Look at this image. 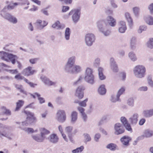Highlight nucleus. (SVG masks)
I'll return each instance as SVG.
<instances>
[{
  "label": "nucleus",
  "mask_w": 153,
  "mask_h": 153,
  "mask_svg": "<svg viewBox=\"0 0 153 153\" xmlns=\"http://www.w3.org/2000/svg\"><path fill=\"white\" fill-rule=\"evenodd\" d=\"M146 68L142 65H137L135 67L134 70V73L135 75L140 78L144 76Z\"/></svg>",
  "instance_id": "1"
},
{
  "label": "nucleus",
  "mask_w": 153,
  "mask_h": 153,
  "mask_svg": "<svg viewBox=\"0 0 153 153\" xmlns=\"http://www.w3.org/2000/svg\"><path fill=\"white\" fill-rule=\"evenodd\" d=\"M85 80L88 83L93 84L94 82V76L93 74L92 69L89 68H87L85 71Z\"/></svg>",
  "instance_id": "2"
},
{
  "label": "nucleus",
  "mask_w": 153,
  "mask_h": 153,
  "mask_svg": "<svg viewBox=\"0 0 153 153\" xmlns=\"http://www.w3.org/2000/svg\"><path fill=\"white\" fill-rule=\"evenodd\" d=\"M80 10L77 9H74L71 10L68 13L69 16L73 15L72 19L75 22H77L79 19Z\"/></svg>",
  "instance_id": "3"
},
{
  "label": "nucleus",
  "mask_w": 153,
  "mask_h": 153,
  "mask_svg": "<svg viewBox=\"0 0 153 153\" xmlns=\"http://www.w3.org/2000/svg\"><path fill=\"white\" fill-rule=\"evenodd\" d=\"M115 130L114 134L116 135H119L124 133L125 131V129L120 123H118L115 124L114 126Z\"/></svg>",
  "instance_id": "4"
},
{
  "label": "nucleus",
  "mask_w": 153,
  "mask_h": 153,
  "mask_svg": "<svg viewBox=\"0 0 153 153\" xmlns=\"http://www.w3.org/2000/svg\"><path fill=\"white\" fill-rule=\"evenodd\" d=\"M85 88L82 86L78 87L76 89L75 93V96L77 97L79 99H82L84 97V91Z\"/></svg>",
  "instance_id": "5"
},
{
  "label": "nucleus",
  "mask_w": 153,
  "mask_h": 153,
  "mask_svg": "<svg viewBox=\"0 0 153 153\" xmlns=\"http://www.w3.org/2000/svg\"><path fill=\"white\" fill-rule=\"evenodd\" d=\"M95 37L94 35L92 33H88L85 36V41L86 44L88 46H91L94 41Z\"/></svg>",
  "instance_id": "6"
},
{
  "label": "nucleus",
  "mask_w": 153,
  "mask_h": 153,
  "mask_svg": "<svg viewBox=\"0 0 153 153\" xmlns=\"http://www.w3.org/2000/svg\"><path fill=\"white\" fill-rule=\"evenodd\" d=\"M57 120L61 123L64 122L66 119V116L64 111L59 110L57 113Z\"/></svg>",
  "instance_id": "7"
},
{
  "label": "nucleus",
  "mask_w": 153,
  "mask_h": 153,
  "mask_svg": "<svg viewBox=\"0 0 153 153\" xmlns=\"http://www.w3.org/2000/svg\"><path fill=\"white\" fill-rule=\"evenodd\" d=\"M36 72V71L33 70L31 67L28 66L23 70L22 73L24 76H28L33 75Z\"/></svg>",
  "instance_id": "8"
},
{
  "label": "nucleus",
  "mask_w": 153,
  "mask_h": 153,
  "mask_svg": "<svg viewBox=\"0 0 153 153\" xmlns=\"http://www.w3.org/2000/svg\"><path fill=\"white\" fill-rule=\"evenodd\" d=\"M25 113L27 115V120L30 123H32L35 122L36 121V118L34 116L33 113L30 112L25 111Z\"/></svg>",
  "instance_id": "9"
},
{
  "label": "nucleus",
  "mask_w": 153,
  "mask_h": 153,
  "mask_svg": "<svg viewBox=\"0 0 153 153\" xmlns=\"http://www.w3.org/2000/svg\"><path fill=\"white\" fill-rule=\"evenodd\" d=\"M12 54L4 51L0 52V58L7 62H9V59L11 58Z\"/></svg>",
  "instance_id": "10"
},
{
  "label": "nucleus",
  "mask_w": 153,
  "mask_h": 153,
  "mask_svg": "<svg viewBox=\"0 0 153 153\" xmlns=\"http://www.w3.org/2000/svg\"><path fill=\"white\" fill-rule=\"evenodd\" d=\"M35 24L36 25L38 28L41 29L46 26L48 25V23L45 21H42L41 20L38 19L37 20Z\"/></svg>",
  "instance_id": "11"
},
{
  "label": "nucleus",
  "mask_w": 153,
  "mask_h": 153,
  "mask_svg": "<svg viewBox=\"0 0 153 153\" xmlns=\"http://www.w3.org/2000/svg\"><path fill=\"white\" fill-rule=\"evenodd\" d=\"M105 23L106 25L108 24L111 26L114 27L116 25V20L113 17L108 16L107 17Z\"/></svg>",
  "instance_id": "12"
},
{
  "label": "nucleus",
  "mask_w": 153,
  "mask_h": 153,
  "mask_svg": "<svg viewBox=\"0 0 153 153\" xmlns=\"http://www.w3.org/2000/svg\"><path fill=\"white\" fill-rule=\"evenodd\" d=\"M4 18L14 24L16 23L17 22V19L10 13L6 14Z\"/></svg>",
  "instance_id": "13"
},
{
  "label": "nucleus",
  "mask_w": 153,
  "mask_h": 153,
  "mask_svg": "<svg viewBox=\"0 0 153 153\" xmlns=\"http://www.w3.org/2000/svg\"><path fill=\"white\" fill-rule=\"evenodd\" d=\"M120 140L123 145L128 146L129 145V142L131 140V139L128 136H124L121 138Z\"/></svg>",
  "instance_id": "14"
},
{
  "label": "nucleus",
  "mask_w": 153,
  "mask_h": 153,
  "mask_svg": "<svg viewBox=\"0 0 153 153\" xmlns=\"http://www.w3.org/2000/svg\"><path fill=\"white\" fill-rule=\"evenodd\" d=\"M138 115L137 114H134L129 119L132 125H135L137 123L138 119Z\"/></svg>",
  "instance_id": "15"
},
{
  "label": "nucleus",
  "mask_w": 153,
  "mask_h": 153,
  "mask_svg": "<svg viewBox=\"0 0 153 153\" xmlns=\"http://www.w3.org/2000/svg\"><path fill=\"white\" fill-rule=\"evenodd\" d=\"M119 32L121 33H124L127 29L126 22L123 21H121L119 22Z\"/></svg>",
  "instance_id": "16"
},
{
  "label": "nucleus",
  "mask_w": 153,
  "mask_h": 153,
  "mask_svg": "<svg viewBox=\"0 0 153 153\" xmlns=\"http://www.w3.org/2000/svg\"><path fill=\"white\" fill-rule=\"evenodd\" d=\"M0 115L6 114L7 115H10L11 114V111L7 108L5 107H1L0 108Z\"/></svg>",
  "instance_id": "17"
},
{
  "label": "nucleus",
  "mask_w": 153,
  "mask_h": 153,
  "mask_svg": "<svg viewBox=\"0 0 153 153\" xmlns=\"http://www.w3.org/2000/svg\"><path fill=\"white\" fill-rule=\"evenodd\" d=\"M39 131L41 137H43L44 139L46 137V136L49 134L50 133L49 131L44 128H40Z\"/></svg>",
  "instance_id": "18"
},
{
  "label": "nucleus",
  "mask_w": 153,
  "mask_h": 153,
  "mask_svg": "<svg viewBox=\"0 0 153 153\" xmlns=\"http://www.w3.org/2000/svg\"><path fill=\"white\" fill-rule=\"evenodd\" d=\"M110 62L111 66L113 71L115 72H117L118 71L117 66L115 64L116 62L114 61V59L113 58H111L110 59Z\"/></svg>",
  "instance_id": "19"
},
{
  "label": "nucleus",
  "mask_w": 153,
  "mask_h": 153,
  "mask_svg": "<svg viewBox=\"0 0 153 153\" xmlns=\"http://www.w3.org/2000/svg\"><path fill=\"white\" fill-rule=\"evenodd\" d=\"M126 19L128 22V25L130 27H131L133 25V22L130 14L128 13H126L125 14Z\"/></svg>",
  "instance_id": "20"
},
{
  "label": "nucleus",
  "mask_w": 153,
  "mask_h": 153,
  "mask_svg": "<svg viewBox=\"0 0 153 153\" xmlns=\"http://www.w3.org/2000/svg\"><path fill=\"white\" fill-rule=\"evenodd\" d=\"M30 2L28 0H24L21 3L22 8L24 10L28 9L29 7Z\"/></svg>",
  "instance_id": "21"
},
{
  "label": "nucleus",
  "mask_w": 153,
  "mask_h": 153,
  "mask_svg": "<svg viewBox=\"0 0 153 153\" xmlns=\"http://www.w3.org/2000/svg\"><path fill=\"white\" fill-rule=\"evenodd\" d=\"M75 57L74 56L70 57L68 60L66 66L69 68H71L72 67L74 64L75 62Z\"/></svg>",
  "instance_id": "22"
},
{
  "label": "nucleus",
  "mask_w": 153,
  "mask_h": 153,
  "mask_svg": "<svg viewBox=\"0 0 153 153\" xmlns=\"http://www.w3.org/2000/svg\"><path fill=\"white\" fill-rule=\"evenodd\" d=\"M24 104V101L22 100H19L16 103V108L15 111H18L23 106Z\"/></svg>",
  "instance_id": "23"
},
{
  "label": "nucleus",
  "mask_w": 153,
  "mask_h": 153,
  "mask_svg": "<svg viewBox=\"0 0 153 153\" xmlns=\"http://www.w3.org/2000/svg\"><path fill=\"white\" fill-rule=\"evenodd\" d=\"M59 138L56 134H53L50 136V141L53 143H56L58 141Z\"/></svg>",
  "instance_id": "24"
},
{
  "label": "nucleus",
  "mask_w": 153,
  "mask_h": 153,
  "mask_svg": "<svg viewBox=\"0 0 153 153\" xmlns=\"http://www.w3.org/2000/svg\"><path fill=\"white\" fill-rule=\"evenodd\" d=\"M98 92L100 94L103 95L105 94L106 92L105 85H101L98 89Z\"/></svg>",
  "instance_id": "25"
},
{
  "label": "nucleus",
  "mask_w": 153,
  "mask_h": 153,
  "mask_svg": "<svg viewBox=\"0 0 153 153\" xmlns=\"http://www.w3.org/2000/svg\"><path fill=\"white\" fill-rule=\"evenodd\" d=\"M143 113L145 117H150L153 115V109L145 111H143Z\"/></svg>",
  "instance_id": "26"
},
{
  "label": "nucleus",
  "mask_w": 153,
  "mask_h": 153,
  "mask_svg": "<svg viewBox=\"0 0 153 153\" xmlns=\"http://www.w3.org/2000/svg\"><path fill=\"white\" fill-rule=\"evenodd\" d=\"M15 88L20 91L25 95L27 94V92L25 91L23 88V86L21 85L16 84L15 85Z\"/></svg>",
  "instance_id": "27"
},
{
  "label": "nucleus",
  "mask_w": 153,
  "mask_h": 153,
  "mask_svg": "<svg viewBox=\"0 0 153 153\" xmlns=\"http://www.w3.org/2000/svg\"><path fill=\"white\" fill-rule=\"evenodd\" d=\"M98 71L100 79L102 80L105 79V76L103 75L102 72L103 69L101 67H99L98 68Z\"/></svg>",
  "instance_id": "28"
},
{
  "label": "nucleus",
  "mask_w": 153,
  "mask_h": 153,
  "mask_svg": "<svg viewBox=\"0 0 153 153\" xmlns=\"http://www.w3.org/2000/svg\"><path fill=\"white\" fill-rule=\"evenodd\" d=\"M153 135L152 131L147 129L146 130L144 133V136L146 137H150Z\"/></svg>",
  "instance_id": "29"
},
{
  "label": "nucleus",
  "mask_w": 153,
  "mask_h": 153,
  "mask_svg": "<svg viewBox=\"0 0 153 153\" xmlns=\"http://www.w3.org/2000/svg\"><path fill=\"white\" fill-rule=\"evenodd\" d=\"M106 148L111 150H115L117 147V145L114 143H111L108 144L106 146Z\"/></svg>",
  "instance_id": "30"
},
{
  "label": "nucleus",
  "mask_w": 153,
  "mask_h": 153,
  "mask_svg": "<svg viewBox=\"0 0 153 153\" xmlns=\"http://www.w3.org/2000/svg\"><path fill=\"white\" fill-rule=\"evenodd\" d=\"M43 80L45 84L49 86L54 85L55 84V82H52L48 78L44 79Z\"/></svg>",
  "instance_id": "31"
},
{
  "label": "nucleus",
  "mask_w": 153,
  "mask_h": 153,
  "mask_svg": "<svg viewBox=\"0 0 153 153\" xmlns=\"http://www.w3.org/2000/svg\"><path fill=\"white\" fill-rule=\"evenodd\" d=\"M18 4L17 3H11L7 5L5 8L8 10H12L14 9L15 7L17 6Z\"/></svg>",
  "instance_id": "32"
},
{
  "label": "nucleus",
  "mask_w": 153,
  "mask_h": 153,
  "mask_svg": "<svg viewBox=\"0 0 153 153\" xmlns=\"http://www.w3.org/2000/svg\"><path fill=\"white\" fill-rule=\"evenodd\" d=\"M33 139L38 142H42L44 139L41 136L34 135L32 136Z\"/></svg>",
  "instance_id": "33"
},
{
  "label": "nucleus",
  "mask_w": 153,
  "mask_h": 153,
  "mask_svg": "<svg viewBox=\"0 0 153 153\" xmlns=\"http://www.w3.org/2000/svg\"><path fill=\"white\" fill-rule=\"evenodd\" d=\"M71 121L72 122L75 121L77 119V113L75 111L72 112L71 114Z\"/></svg>",
  "instance_id": "34"
},
{
  "label": "nucleus",
  "mask_w": 153,
  "mask_h": 153,
  "mask_svg": "<svg viewBox=\"0 0 153 153\" xmlns=\"http://www.w3.org/2000/svg\"><path fill=\"white\" fill-rule=\"evenodd\" d=\"M146 22L149 25H153V18L151 16H148L145 19Z\"/></svg>",
  "instance_id": "35"
},
{
  "label": "nucleus",
  "mask_w": 153,
  "mask_h": 153,
  "mask_svg": "<svg viewBox=\"0 0 153 153\" xmlns=\"http://www.w3.org/2000/svg\"><path fill=\"white\" fill-rule=\"evenodd\" d=\"M70 34V29L69 28L67 27L66 29L65 33V37L66 40H68L69 39Z\"/></svg>",
  "instance_id": "36"
},
{
  "label": "nucleus",
  "mask_w": 153,
  "mask_h": 153,
  "mask_svg": "<svg viewBox=\"0 0 153 153\" xmlns=\"http://www.w3.org/2000/svg\"><path fill=\"white\" fill-rule=\"evenodd\" d=\"M84 149L83 146H82L79 147L75 149L72 151L73 153H77L82 152Z\"/></svg>",
  "instance_id": "37"
},
{
  "label": "nucleus",
  "mask_w": 153,
  "mask_h": 153,
  "mask_svg": "<svg viewBox=\"0 0 153 153\" xmlns=\"http://www.w3.org/2000/svg\"><path fill=\"white\" fill-rule=\"evenodd\" d=\"M84 135V142L85 143H86L88 142L91 140V137L88 134H85Z\"/></svg>",
  "instance_id": "38"
},
{
  "label": "nucleus",
  "mask_w": 153,
  "mask_h": 153,
  "mask_svg": "<svg viewBox=\"0 0 153 153\" xmlns=\"http://www.w3.org/2000/svg\"><path fill=\"white\" fill-rule=\"evenodd\" d=\"M35 94L38 97V99L39 100L40 103L42 104L45 102V100L42 97H40V94L37 93H35Z\"/></svg>",
  "instance_id": "39"
},
{
  "label": "nucleus",
  "mask_w": 153,
  "mask_h": 153,
  "mask_svg": "<svg viewBox=\"0 0 153 153\" xmlns=\"http://www.w3.org/2000/svg\"><path fill=\"white\" fill-rule=\"evenodd\" d=\"M81 71V68L80 66L79 65H74L72 71L76 72H78Z\"/></svg>",
  "instance_id": "40"
},
{
  "label": "nucleus",
  "mask_w": 153,
  "mask_h": 153,
  "mask_svg": "<svg viewBox=\"0 0 153 153\" xmlns=\"http://www.w3.org/2000/svg\"><path fill=\"white\" fill-rule=\"evenodd\" d=\"M147 46L149 48H153V38H150L147 42Z\"/></svg>",
  "instance_id": "41"
},
{
  "label": "nucleus",
  "mask_w": 153,
  "mask_h": 153,
  "mask_svg": "<svg viewBox=\"0 0 153 153\" xmlns=\"http://www.w3.org/2000/svg\"><path fill=\"white\" fill-rule=\"evenodd\" d=\"M52 27L53 28H57V29H59L61 27L59 21H57L52 25Z\"/></svg>",
  "instance_id": "42"
},
{
  "label": "nucleus",
  "mask_w": 153,
  "mask_h": 153,
  "mask_svg": "<svg viewBox=\"0 0 153 153\" xmlns=\"http://www.w3.org/2000/svg\"><path fill=\"white\" fill-rule=\"evenodd\" d=\"M125 89L124 87L121 88L118 91L117 95V97L119 98L120 96L122 95L125 91Z\"/></svg>",
  "instance_id": "43"
},
{
  "label": "nucleus",
  "mask_w": 153,
  "mask_h": 153,
  "mask_svg": "<svg viewBox=\"0 0 153 153\" xmlns=\"http://www.w3.org/2000/svg\"><path fill=\"white\" fill-rule=\"evenodd\" d=\"M124 126L125 127L126 130L131 132H132V129L131 127L130 124L129 123H127Z\"/></svg>",
  "instance_id": "44"
},
{
  "label": "nucleus",
  "mask_w": 153,
  "mask_h": 153,
  "mask_svg": "<svg viewBox=\"0 0 153 153\" xmlns=\"http://www.w3.org/2000/svg\"><path fill=\"white\" fill-rule=\"evenodd\" d=\"M129 56L130 59L133 61H135L137 59L135 54L133 52L129 53Z\"/></svg>",
  "instance_id": "45"
},
{
  "label": "nucleus",
  "mask_w": 153,
  "mask_h": 153,
  "mask_svg": "<svg viewBox=\"0 0 153 153\" xmlns=\"http://www.w3.org/2000/svg\"><path fill=\"white\" fill-rule=\"evenodd\" d=\"M120 121L124 126L128 123L127 119L125 117H121Z\"/></svg>",
  "instance_id": "46"
},
{
  "label": "nucleus",
  "mask_w": 153,
  "mask_h": 153,
  "mask_svg": "<svg viewBox=\"0 0 153 153\" xmlns=\"http://www.w3.org/2000/svg\"><path fill=\"white\" fill-rule=\"evenodd\" d=\"M88 100V99H86L83 101L79 102V105L83 107H85L86 106V103Z\"/></svg>",
  "instance_id": "47"
},
{
  "label": "nucleus",
  "mask_w": 153,
  "mask_h": 153,
  "mask_svg": "<svg viewBox=\"0 0 153 153\" xmlns=\"http://www.w3.org/2000/svg\"><path fill=\"white\" fill-rule=\"evenodd\" d=\"M11 58L9 59V60H10L13 64H14L15 63L16 59L17 58V56L15 55L12 54Z\"/></svg>",
  "instance_id": "48"
},
{
  "label": "nucleus",
  "mask_w": 153,
  "mask_h": 153,
  "mask_svg": "<svg viewBox=\"0 0 153 153\" xmlns=\"http://www.w3.org/2000/svg\"><path fill=\"white\" fill-rule=\"evenodd\" d=\"M15 78L17 80H22L24 77L22 76L20 73H19L15 76Z\"/></svg>",
  "instance_id": "49"
},
{
  "label": "nucleus",
  "mask_w": 153,
  "mask_h": 153,
  "mask_svg": "<svg viewBox=\"0 0 153 153\" xmlns=\"http://www.w3.org/2000/svg\"><path fill=\"white\" fill-rule=\"evenodd\" d=\"M73 129V127L72 126H68L66 127L65 130L67 132L70 133L72 131Z\"/></svg>",
  "instance_id": "50"
},
{
  "label": "nucleus",
  "mask_w": 153,
  "mask_h": 153,
  "mask_svg": "<svg viewBox=\"0 0 153 153\" xmlns=\"http://www.w3.org/2000/svg\"><path fill=\"white\" fill-rule=\"evenodd\" d=\"M146 28L144 26H141L138 30V32L139 33H141L143 31L145 30H146Z\"/></svg>",
  "instance_id": "51"
},
{
  "label": "nucleus",
  "mask_w": 153,
  "mask_h": 153,
  "mask_svg": "<svg viewBox=\"0 0 153 153\" xmlns=\"http://www.w3.org/2000/svg\"><path fill=\"white\" fill-rule=\"evenodd\" d=\"M135 39H134L132 38L131 40V49H134L135 47V43L134 41Z\"/></svg>",
  "instance_id": "52"
},
{
  "label": "nucleus",
  "mask_w": 153,
  "mask_h": 153,
  "mask_svg": "<svg viewBox=\"0 0 153 153\" xmlns=\"http://www.w3.org/2000/svg\"><path fill=\"white\" fill-rule=\"evenodd\" d=\"M77 109L81 113L82 115L85 113L84 112L85 109L83 108L80 107H78L77 108Z\"/></svg>",
  "instance_id": "53"
},
{
  "label": "nucleus",
  "mask_w": 153,
  "mask_h": 153,
  "mask_svg": "<svg viewBox=\"0 0 153 153\" xmlns=\"http://www.w3.org/2000/svg\"><path fill=\"white\" fill-rule=\"evenodd\" d=\"M134 12L135 15H137L138 14L139 11V8L137 7H135L133 8Z\"/></svg>",
  "instance_id": "54"
},
{
  "label": "nucleus",
  "mask_w": 153,
  "mask_h": 153,
  "mask_svg": "<svg viewBox=\"0 0 153 153\" xmlns=\"http://www.w3.org/2000/svg\"><path fill=\"white\" fill-rule=\"evenodd\" d=\"M120 76L121 77L122 80H124L126 78V74L124 72L121 73L120 74Z\"/></svg>",
  "instance_id": "55"
},
{
  "label": "nucleus",
  "mask_w": 153,
  "mask_h": 153,
  "mask_svg": "<svg viewBox=\"0 0 153 153\" xmlns=\"http://www.w3.org/2000/svg\"><path fill=\"white\" fill-rule=\"evenodd\" d=\"M38 60L37 58H34L30 59L29 61L30 63L32 64H34Z\"/></svg>",
  "instance_id": "56"
},
{
  "label": "nucleus",
  "mask_w": 153,
  "mask_h": 153,
  "mask_svg": "<svg viewBox=\"0 0 153 153\" xmlns=\"http://www.w3.org/2000/svg\"><path fill=\"white\" fill-rule=\"evenodd\" d=\"M69 9V7L68 6H63L62 7V11L65 12L68 10Z\"/></svg>",
  "instance_id": "57"
},
{
  "label": "nucleus",
  "mask_w": 153,
  "mask_h": 153,
  "mask_svg": "<svg viewBox=\"0 0 153 153\" xmlns=\"http://www.w3.org/2000/svg\"><path fill=\"white\" fill-rule=\"evenodd\" d=\"M38 10V7L34 5H33V6L32 8H31L30 9V10L31 11H35L36 10Z\"/></svg>",
  "instance_id": "58"
},
{
  "label": "nucleus",
  "mask_w": 153,
  "mask_h": 153,
  "mask_svg": "<svg viewBox=\"0 0 153 153\" xmlns=\"http://www.w3.org/2000/svg\"><path fill=\"white\" fill-rule=\"evenodd\" d=\"M60 1H64L66 4H71L72 2V0H59Z\"/></svg>",
  "instance_id": "59"
},
{
  "label": "nucleus",
  "mask_w": 153,
  "mask_h": 153,
  "mask_svg": "<svg viewBox=\"0 0 153 153\" xmlns=\"http://www.w3.org/2000/svg\"><path fill=\"white\" fill-rule=\"evenodd\" d=\"M146 122V120L144 118L140 119L139 122V124L140 125H143Z\"/></svg>",
  "instance_id": "60"
},
{
  "label": "nucleus",
  "mask_w": 153,
  "mask_h": 153,
  "mask_svg": "<svg viewBox=\"0 0 153 153\" xmlns=\"http://www.w3.org/2000/svg\"><path fill=\"white\" fill-rule=\"evenodd\" d=\"M100 137V135L99 134H95L94 137V140L96 141H97L98 140Z\"/></svg>",
  "instance_id": "61"
},
{
  "label": "nucleus",
  "mask_w": 153,
  "mask_h": 153,
  "mask_svg": "<svg viewBox=\"0 0 153 153\" xmlns=\"http://www.w3.org/2000/svg\"><path fill=\"white\" fill-rule=\"evenodd\" d=\"M149 9L151 13H152L153 12V3L150 5L149 7Z\"/></svg>",
  "instance_id": "62"
},
{
  "label": "nucleus",
  "mask_w": 153,
  "mask_h": 153,
  "mask_svg": "<svg viewBox=\"0 0 153 153\" xmlns=\"http://www.w3.org/2000/svg\"><path fill=\"white\" fill-rule=\"evenodd\" d=\"M139 90L140 91H145L147 90V87H142L140 88Z\"/></svg>",
  "instance_id": "63"
},
{
  "label": "nucleus",
  "mask_w": 153,
  "mask_h": 153,
  "mask_svg": "<svg viewBox=\"0 0 153 153\" xmlns=\"http://www.w3.org/2000/svg\"><path fill=\"white\" fill-rule=\"evenodd\" d=\"M25 131L28 133H33L34 132L33 129L30 128H28Z\"/></svg>",
  "instance_id": "64"
}]
</instances>
